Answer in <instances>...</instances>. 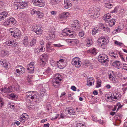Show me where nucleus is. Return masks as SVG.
Wrapping results in <instances>:
<instances>
[{"mask_svg":"<svg viewBox=\"0 0 127 127\" xmlns=\"http://www.w3.org/2000/svg\"><path fill=\"white\" fill-rule=\"evenodd\" d=\"M61 80V77L59 74H57L55 75L52 80V83L55 88H58L59 87L60 85V82Z\"/></svg>","mask_w":127,"mask_h":127,"instance_id":"nucleus-1","label":"nucleus"},{"mask_svg":"<svg viewBox=\"0 0 127 127\" xmlns=\"http://www.w3.org/2000/svg\"><path fill=\"white\" fill-rule=\"evenodd\" d=\"M15 74L16 75L20 76L21 74H23L25 72V69L22 66L17 65L15 67Z\"/></svg>","mask_w":127,"mask_h":127,"instance_id":"nucleus-2","label":"nucleus"},{"mask_svg":"<svg viewBox=\"0 0 127 127\" xmlns=\"http://www.w3.org/2000/svg\"><path fill=\"white\" fill-rule=\"evenodd\" d=\"M25 96L27 98H30L32 100L34 99L38 98L37 96V94L35 92L33 91L28 92H26L25 94Z\"/></svg>","mask_w":127,"mask_h":127,"instance_id":"nucleus-3","label":"nucleus"},{"mask_svg":"<svg viewBox=\"0 0 127 127\" xmlns=\"http://www.w3.org/2000/svg\"><path fill=\"white\" fill-rule=\"evenodd\" d=\"M98 59L101 63H107L108 61V58L107 56L105 54H101L98 57Z\"/></svg>","mask_w":127,"mask_h":127,"instance_id":"nucleus-4","label":"nucleus"},{"mask_svg":"<svg viewBox=\"0 0 127 127\" xmlns=\"http://www.w3.org/2000/svg\"><path fill=\"white\" fill-rule=\"evenodd\" d=\"M62 34L64 35H67L71 37L76 36L75 33L73 31H70L67 29H65L62 32Z\"/></svg>","mask_w":127,"mask_h":127,"instance_id":"nucleus-5","label":"nucleus"},{"mask_svg":"<svg viewBox=\"0 0 127 127\" xmlns=\"http://www.w3.org/2000/svg\"><path fill=\"white\" fill-rule=\"evenodd\" d=\"M66 61V59L64 57L60 60L59 61H57V64L59 68L62 69L64 68L65 66Z\"/></svg>","mask_w":127,"mask_h":127,"instance_id":"nucleus-6","label":"nucleus"},{"mask_svg":"<svg viewBox=\"0 0 127 127\" xmlns=\"http://www.w3.org/2000/svg\"><path fill=\"white\" fill-rule=\"evenodd\" d=\"M72 64L77 67H80L81 65V62L80 59L78 58H74L72 61Z\"/></svg>","mask_w":127,"mask_h":127,"instance_id":"nucleus-7","label":"nucleus"},{"mask_svg":"<svg viewBox=\"0 0 127 127\" xmlns=\"http://www.w3.org/2000/svg\"><path fill=\"white\" fill-rule=\"evenodd\" d=\"M48 58V56L46 54H44L41 55L40 58V63L41 65L44 66Z\"/></svg>","mask_w":127,"mask_h":127,"instance_id":"nucleus-8","label":"nucleus"},{"mask_svg":"<svg viewBox=\"0 0 127 127\" xmlns=\"http://www.w3.org/2000/svg\"><path fill=\"white\" fill-rule=\"evenodd\" d=\"M80 27L78 20H75L71 24V28L73 30H79Z\"/></svg>","mask_w":127,"mask_h":127,"instance_id":"nucleus-9","label":"nucleus"},{"mask_svg":"<svg viewBox=\"0 0 127 127\" xmlns=\"http://www.w3.org/2000/svg\"><path fill=\"white\" fill-rule=\"evenodd\" d=\"M12 91L11 86L5 87L0 89V93H9Z\"/></svg>","mask_w":127,"mask_h":127,"instance_id":"nucleus-10","label":"nucleus"},{"mask_svg":"<svg viewBox=\"0 0 127 127\" xmlns=\"http://www.w3.org/2000/svg\"><path fill=\"white\" fill-rule=\"evenodd\" d=\"M5 44L6 45L9 46L11 45L12 46L14 47L17 46L18 45V43L15 40H14L13 39H10L5 42Z\"/></svg>","mask_w":127,"mask_h":127,"instance_id":"nucleus-11","label":"nucleus"},{"mask_svg":"<svg viewBox=\"0 0 127 127\" xmlns=\"http://www.w3.org/2000/svg\"><path fill=\"white\" fill-rule=\"evenodd\" d=\"M14 30L15 31L13 34H11L12 36L17 38H20L21 36L20 32L18 29L14 28Z\"/></svg>","mask_w":127,"mask_h":127,"instance_id":"nucleus-12","label":"nucleus"},{"mask_svg":"<svg viewBox=\"0 0 127 127\" xmlns=\"http://www.w3.org/2000/svg\"><path fill=\"white\" fill-rule=\"evenodd\" d=\"M32 2L34 5L40 7H42L45 5L44 3L41 0H32Z\"/></svg>","mask_w":127,"mask_h":127,"instance_id":"nucleus-13","label":"nucleus"},{"mask_svg":"<svg viewBox=\"0 0 127 127\" xmlns=\"http://www.w3.org/2000/svg\"><path fill=\"white\" fill-rule=\"evenodd\" d=\"M33 30L38 35L41 34L42 31L41 28L39 26V25H37L35 27V28L33 29Z\"/></svg>","mask_w":127,"mask_h":127,"instance_id":"nucleus-14","label":"nucleus"},{"mask_svg":"<svg viewBox=\"0 0 127 127\" xmlns=\"http://www.w3.org/2000/svg\"><path fill=\"white\" fill-rule=\"evenodd\" d=\"M20 121L23 123L29 118V117L27 114L24 113L20 116Z\"/></svg>","mask_w":127,"mask_h":127,"instance_id":"nucleus-15","label":"nucleus"},{"mask_svg":"<svg viewBox=\"0 0 127 127\" xmlns=\"http://www.w3.org/2000/svg\"><path fill=\"white\" fill-rule=\"evenodd\" d=\"M55 37L54 32L53 31L52 32H50L48 35L46 36V39L48 40H52L54 39Z\"/></svg>","mask_w":127,"mask_h":127,"instance_id":"nucleus-16","label":"nucleus"},{"mask_svg":"<svg viewBox=\"0 0 127 127\" xmlns=\"http://www.w3.org/2000/svg\"><path fill=\"white\" fill-rule=\"evenodd\" d=\"M109 79L111 81H113L115 79V75L114 72L112 71H109L108 72Z\"/></svg>","mask_w":127,"mask_h":127,"instance_id":"nucleus-17","label":"nucleus"},{"mask_svg":"<svg viewBox=\"0 0 127 127\" xmlns=\"http://www.w3.org/2000/svg\"><path fill=\"white\" fill-rule=\"evenodd\" d=\"M98 41L99 43H101L100 42H101V41H102L104 43H103L101 45V46H102L103 45H105L107 44V42H108V40L106 39L105 38H99L98 39Z\"/></svg>","mask_w":127,"mask_h":127,"instance_id":"nucleus-18","label":"nucleus"},{"mask_svg":"<svg viewBox=\"0 0 127 127\" xmlns=\"http://www.w3.org/2000/svg\"><path fill=\"white\" fill-rule=\"evenodd\" d=\"M64 7L66 9H68L72 6V4L67 0H64Z\"/></svg>","mask_w":127,"mask_h":127,"instance_id":"nucleus-19","label":"nucleus"},{"mask_svg":"<svg viewBox=\"0 0 127 127\" xmlns=\"http://www.w3.org/2000/svg\"><path fill=\"white\" fill-rule=\"evenodd\" d=\"M65 112L66 114L70 115H73L75 113L74 110L71 109H69L68 108L66 109Z\"/></svg>","mask_w":127,"mask_h":127,"instance_id":"nucleus-20","label":"nucleus"},{"mask_svg":"<svg viewBox=\"0 0 127 127\" xmlns=\"http://www.w3.org/2000/svg\"><path fill=\"white\" fill-rule=\"evenodd\" d=\"M100 12L98 11H94V12L91 15V17L93 18L96 19L99 16Z\"/></svg>","mask_w":127,"mask_h":127,"instance_id":"nucleus-21","label":"nucleus"},{"mask_svg":"<svg viewBox=\"0 0 127 127\" xmlns=\"http://www.w3.org/2000/svg\"><path fill=\"white\" fill-rule=\"evenodd\" d=\"M111 16V14L109 13H108L104 15L103 17V19L105 20L106 23H107L108 22L107 19H109L110 18Z\"/></svg>","mask_w":127,"mask_h":127,"instance_id":"nucleus-22","label":"nucleus"},{"mask_svg":"<svg viewBox=\"0 0 127 127\" xmlns=\"http://www.w3.org/2000/svg\"><path fill=\"white\" fill-rule=\"evenodd\" d=\"M69 15V13L68 12H64L61 14L60 16V17L62 19H66Z\"/></svg>","mask_w":127,"mask_h":127,"instance_id":"nucleus-23","label":"nucleus"},{"mask_svg":"<svg viewBox=\"0 0 127 127\" xmlns=\"http://www.w3.org/2000/svg\"><path fill=\"white\" fill-rule=\"evenodd\" d=\"M20 0H16L14 2V7L16 9L19 8V6L21 2Z\"/></svg>","mask_w":127,"mask_h":127,"instance_id":"nucleus-24","label":"nucleus"},{"mask_svg":"<svg viewBox=\"0 0 127 127\" xmlns=\"http://www.w3.org/2000/svg\"><path fill=\"white\" fill-rule=\"evenodd\" d=\"M120 63L119 61H116L113 62V65L118 69H119L121 67Z\"/></svg>","mask_w":127,"mask_h":127,"instance_id":"nucleus-25","label":"nucleus"},{"mask_svg":"<svg viewBox=\"0 0 127 127\" xmlns=\"http://www.w3.org/2000/svg\"><path fill=\"white\" fill-rule=\"evenodd\" d=\"M19 6V9L24 8L27 6V4L26 2H22Z\"/></svg>","mask_w":127,"mask_h":127,"instance_id":"nucleus-26","label":"nucleus"},{"mask_svg":"<svg viewBox=\"0 0 127 127\" xmlns=\"http://www.w3.org/2000/svg\"><path fill=\"white\" fill-rule=\"evenodd\" d=\"M116 22V20L114 19H112L110 20L109 21H108L109 26L110 27L113 26L115 24Z\"/></svg>","mask_w":127,"mask_h":127,"instance_id":"nucleus-27","label":"nucleus"},{"mask_svg":"<svg viewBox=\"0 0 127 127\" xmlns=\"http://www.w3.org/2000/svg\"><path fill=\"white\" fill-rule=\"evenodd\" d=\"M108 3H106L105 4V6L106 7L109 8H110L112 7V5L110 3L113 2V0H109Z\"/></svg>","mask_w":127,"mask_h":127,"instance_id":"nucleus-28","label":"nucleus"},{"mask_svg":"<svg viewBox=\"0 0 127 127\" xmlns=\"http://www.w3.org/2000/svg\"><path fill=\"white\" fill-rule=\"evenodd\" d=\"M23 44L25 46H27L28 44V39L27 36L24 37L23 40Z\"/></svg>","mask_w":127,"mask_h":127,"instance_id":"nucleus-29","label":"nucleus"},{"mask_svg":"<svg viewBox=\"0 0 127 127\" xmlns=\"http://www.w3.org/2000/svg\"><path fill=\"white\" fill-rule=\"evenodd\" d=\"M96 49L94 48H93L90 49L88 51V52L94 55H95L97 53L96 51Z\"/></svg>","mask_w":127,"mask_h":127,"instance_id":"nucleus-30","label":"nucleus"},{"mask_svg":"<svg viewBox=\"0 0 127 127\" xmlns=\"http://www.w3.org/2000/svg\"><path fill=\"white\" fill-rule=\"evenodd\" d=\"M52 71L51 69L49 67H48L46 71L43 73V74H46V73L48 76L52 74Z\"/></svg>","mask_w":127,"mask_h":127,"instance_id":"nucleus-31","label":"nucleus"},{"mask_svg":"<svg viewBox=\"0 0 127 127\" xmlns=\"http://www.w3.org/2000/svg\"><path fill=\"white\" fill-rule=\"evenodd\" d=\"M0 15L4 17V19L8 15V13L6 11L2 12L1 11H0Z\"/></svg>","mask_w":127,"mask_h":127,"instance_id":"nucleus-32","label":"nucleus"},{"mask_svg":"<svg viewBox=\"0 0 127 127\" xmlns=\"http://www.w3.org/2000/svg\"><path fill=\"white\" fill-rule=\"evenodd\" d=\"M36 14L38 17V18H41L43 16V13L39 11H37L36 12Z\"/></svg>","mask_w":127,"mask_h":127,"instance_id":"nucleus-33","label":"nucleus"},{"mask_svg":"<svg viewBox=\"0 0 127 127\" xmlns=\"http://www.w3.org/2000/svg\"><path fill=\"white\" fill-rule=\"evenodd\" d=\"M83 64L85 68H86L88 66H90V62L89 61L86 60H85Z\"/></svg>","mask_w":127,"mask_h":127,"instance_id":"nucleus-34","label":"nucleus"},{"mask_svg":"<svg viewBox=\"0 0 127 127\" xmlns=\"http://www.w3.org/2000/svg\"><path fill=\"white\" fill-rule=\"evenodd\" d=\"M3 66L7 69L9 68L10 66V64L7 62L4 63L3 64Z\"/></svg>","mask_w":127,"mask_h":127,"instance_id":"nucleus-35","label":"nucleus"},{"mask_svg":"<svg viewBox=\"0 0 127 127\" xmlns=\"http://www.w3.org/2000/svg\"><path fill=\"white\" fill-rule=\"evenodd\" d=\"M9 96L13 99L14 100L15 98H17L18 97V96L16 94L13 93L10 94Z\"/></svg>","mask_w":127,"mask_h":127,"instance_id":"nucleus-36","label":"nucleus"},{"mask_svg":"<svg viewBox=\"0 0 127 127\" xmlns=\"http://www.w3.org/2000/svg\"><path fill=\"white\" fill-rule=\"evenodd\" d=\"M28 72L30 73H32L34 72V67H28L27 68Z\"/></svg>","mask_w":127,"mask_h":127,"instance_id":"nucleus-37","label":"nucleus"},{"mask_svg":"<svg viewBox=\"0 0 127 127\" xmlns=\"http://www.w3.org/2000/svg\"><path fill=\"white\" fill-rule=\"evenodd\" d=\"M92 44V41L91 39H88L87 41V43L86 44L87 46H90Z\"/></svg>","mask_w":127,"mask_h":127,"instance_id":"nucleus-38","label":"nucleus"},{"mask_svg":"<svg viewBox=\"0 0 127 127\" xmlns=\"http://www.w3.org/2000/svg\"><path fill=\"white\" fill-rule=\"evenodd\" d=\"M115 99L116 101L117 99H118L121 96V94L120 93L117 92H115Z\"/></svg>","mask_w":127,"mask_h":127,"instance_id":"nucleus-39","label":"nucleus"},{"mask_svg":"<svg viewBox=\"0 0 127 127\" xmlns=\"http://www.w3.org/2000/svg\"><path fill=\"white\" fill-rule=\"evenodd\" d=\"M69 42L72 43L73 45H75L78 43H79V41L77 39H73L71 41H70Z\"/></svg>","mask_w":127,"mask_h":127,"instance_id":"nucleus-40","label":"nucleus"},{"mask_svg":"<svg viewBox=\"0 0 127 127\" xmlns=\"http://www.w3.org/2000/svg\"><path fill=\"white\" fill-rule=\"evenodd\" d=\"M110 99L112 100L113 101H116L115 99V92L112 93H111L110 94Z\"/></svg>","mask_w":127,"mask_h":127,"instance_id":"nucleus-41","label":"nucleus"},{"mask_svg":"<svg viewBox=\"0 0 127 127\" xmlns=\"http://www.w3.org/2000/svg\"><path fill=\"white\" fill-rule=\"evenodd\" d=\"M99 32V30L98 29H96L95 28H93L92 30V33L94 35H95L97 33Z\"/></svg>","mask_w":127,"mask_h":127,"instance_id":"nucleus-42","label":"nucleus"},{"mask_svg":"<svg viewBox=\"0 0 127 127\" xmlns=\"http://www.w3.org/2000/svg\"><path fill=\"white\" fill-rule=\"evenodd\" d=\"M7 51L6 50H2L1 51V55L2 56H6L8 54V53H7Z\"/></svg>","mask_w":127,"mask_h":127,"instance_id":"nucleus-43","label":"nucleus"},{"mask_svg":"<svg viewBox=\"0 0 127 127\" xmlns=\"http://www.w3.org/2000/svg\"><path fill=\"white\" fill-rule=\"evenodd\" d=\"M39 94V97L41 98L44 95H46V93L45 91H41Z\"/></svg>","mask_w":127,"mask_h":127,"instance_id":"nucleus-44","label":"nucleus"},{"mask_svg":"<svg viewBox=\"0 0 127 127\" xmlns=\"http://www.w3.org/2000/svg\"><path fill=\"white\" fill-rule=\"evenodd\" d=\"M97 27L98 28L102 29L103 30L104 29L105 27L104 25L102 23H99L97 26Z\"/></svg>","mask_w":127,"mask_h":127,"instance_id":"nucleus-45","label":"nucleus"},{"mask_svg":"<svg viewBox=\"0 0 127 127\" xmlns=\"http://www.w3.org/2000/svg\"><path fill=\"white\" fill-rule=\"evenodd\" d=\"M9 21H10V23L11 22L13 25L15 24L16 22V21L14 18H10Z\"/></svg>","mask_w":127,"mask_h":127,"instance_id":"nucleus-46","label":"nucleus"},{"mask_svg":"<svg viewBox=\"0 0 127 127\" xmlns=\"http://www.w3.org/2000/svg\"><path fill=\"white\" fill-rule=\"evenodd\" d=\"M76 127H86L85 125L82 123H77L76 126Z\"/></svg>","mask_w":127,"mask_h":127,"instance_id":"nucleus-47","label":"nucleus"},{"mask_svg":"<svg viewBox=\"0 0 127 127\" xmlns=\"http://www.w3.org/2000/svg\"><path fill=\"white\" fill-rule=\"evenodd\" d=\"M54 50V49L53 48L51 47L46 49V51L48 52H51Z\"/></svg>","mask_w":127,"mask_h":127,"instance_id":"nucleus-48","label":"nucleus"},{"mask_svg":"<svg viewBox=\"0 0 127 127\" xmlns=\"http://www.w3.org/2000/svg\"><path fill=\"white\" fill-rule=\"evenodd\" d=\"M94 80L93 79H92V82H90V81H88H88L87 82V85H90V86L92 85L93 83L94 84Z\"/></svg>","mask_w":127,"mask_h":127,"instance_id":"nucleus-49","label":"nucleus"},{"mask_svg":"<svg viewBox=\"0 0 127 127\" xmlns=\"http://www.w3.org/2000/svg\"><path fill=\"white\" fill-rule=\"evenodd\" d=\"M7 106L8 108H10L13 109H14V105H11V103H8L7 105Z\"/></svg>","mask_w":127,"mask_h":127,"instance_id":"nucleus-50","label":"nucleus"},{"mask_svg":"<svg viewBox=\"0 0 127 127\" xmlns=\"http://www.w3.org/2000/svg\"><path fill=\"white\" fill-rule=\"evenodd\" d=\"M94 12V11L92 9L88 10L87 11L88 14L90 15H89L91 16V15H92V14Z\"/></svg>","mask_w":127,"mask_h":127,"instance_id":"nucleus-51","label":"nucleus"},{"mask_svg":"<svg viewBox=\"0 0 127 127\" xmlns=\"http://www.w3.org/2000/svg\"><path fill=\"white\" fill-rule=\"evenodd\" d=\"M123 117V115H122L119 114L118 115V117H117L118 120H119V121L120 122V123L121 122V121L120 120L122 119Z\"/></svg>","mask_w":127,"mask_h":127,"instance_id":"nucleus-52","label":"nucleus"},{"mask_svg":"<svg viewBox=\"0 0 127 127\" xmlns=\"http://www.w3.org/2000/svg\"><path fill=\"white\" fill-rule=\"evenodd\" d=\"M36 41L35 39H33L31 41L30 43V45L31 46H32L35 44Z\"/></svg>","mask_w":127,"mask_h":127,"instance_id":"nucleus-53","label":"nucleus"},{"mask_svg":"<svg viewBox=\"0 0 127 127\" xmlns=\"http://www.w3.org/2000/svg\"><path fill=\"white\" fill-rule=\"evenodd\" d=\"M116 105L117 107H118L117 111L121 108L122 106L120 104V103H118Z\"/></svg>","mask_w":127,"mask_h":127,"instance_id":"nucleus-54","label":"nucleus"},{"mask_svg":"<svg viewBox=\"0 0 127 127\" xmlns=\"http://www.w3.org/2000/svg\"><path fill=\"white\" fill-rule=\"evenodd\" d=\"M103 31L107 32L108 33L110 32V28L107 26L105 27L104 29H103Z\"/></svg>","mask_w":127,"mask_h":127,"instance_id":"nucleus-55","label":"nucleus"},{"mask_svg":"<svg viewBox=\"0 0 127 127\" xmlns=\"http://www.w3.org/2000/svg\"><path fill=\"white\" fill-rule=\"evenodd\" d=\"M56 62L53 60H51L50 61V64L52 66H54L56 64Z\"/></svg>","mask_w":127,"mask_h":127,"instance_id":"nucleus-56","label":"nucleus"},{"mask_svg":"<svg viewBox=\"0 0 127 127\" xmlns=\"http://www.w3.org/2000/svg\"><path fill=\"white\" fill-rule=\"evenodd\" d=\"M10 21L9 20H7L3 23V25L4 26H8L10 24Z\"/></svg>","mask_w":127,"mask_h":127,"instance_id":"nucleus-57","label":"nucleus"},{"mask_svg":"<svg viewBox=\"0 0 127 127\" xmlns=\"http://www.w3.org/2000/svg\"><path fill=\"white\" fill-rule=\"evenodd\" d=\"M111 56H113L114 58H117L118 57V55L116 53L113 52H112V55H111Z\"/></svg>","mask_w":127,"mask_h":127,"instance_id":"nucleus-58","label":"nucleus"},{"mask_svg":"<svg viewBox=\"0 0 127 127\" xmlns=\"http://www.w3.org/2000/svg\"><path fill=\"white\" fill-rule=\"evenodd\" d=\"M101 82L100 81H98L97 83V85L96 87V88H99L101 86Z\"/></svg>","mask_w":127,"mask_h":127,"instance_id":"nucleus-59","label":"nucleus"},{"mask_svg":"<svg viewBox=\"0 0 127 127\" xmlns=\"http://www.w3.org/2000/svg\"><path fill=\"white\" fill-rule=\"evenodd\" d=\"M119 55L120 56V58L122 61L123 62L125 61V59L123 57V55H122V53L121 52H119Z\"/></svg>","mask_w":127,"mask_h":127,"instance_id":"nucleus-60","label":"nucleus"},{"mask_svg":"<svg viewBox=\"0 0 127 127\" xmlns=\"http://www.w3.org/2000/svg\"><path fill=\"white\" fill-rule=\"evenodd\" d=\"M51 42H49L47 43L46 45V49L51 47Z\"/></svg>","mask_w":127,"mask_h":127,"instance_id":"nucleus-61","label":"nucleus"},{"mask_svg":"<svg viewBox=\"0 0 127 127\" xmlns=\"http://www.w3.org/2000/svg\"><path fill=\"white\" fill-rule=\"evenodd\" d=\"M2 100V98H0V107H1L3 104V102Z\"/></svg>","mask_w":127,"mask_h":127,"instance_id":"nucleus-62","label":"nucleus"},{"mask_svg":"<svg viewBox=\"0 0 127 127\" xmlns=\"http://www.w3.org/2000/svg\"><path fill=\"white\" fill-rule=\"evenodd\" d=\"M114 43L115 44L119 46H121L122 44V43H120L117 41H116Z\"/></svg>","mask_w":127,"mask_h":127,"instance_id":"nucleus-63","label":"nucleus"},{"mask_svg":"<svg viewBox=\"0 0 127 127\" xmlns=\"http://www.w3.org/2000/svg\"><path fill=\"white\" fill-rule=\"evenodd\" d=\"M99 122L100 124L102 125L105 123L106 121L105 120H99Z\"/></svg>","mask_w":127,"mask_h":127,"instance_id":"nucleus-64","label":"nucleus"}]
</instances>
